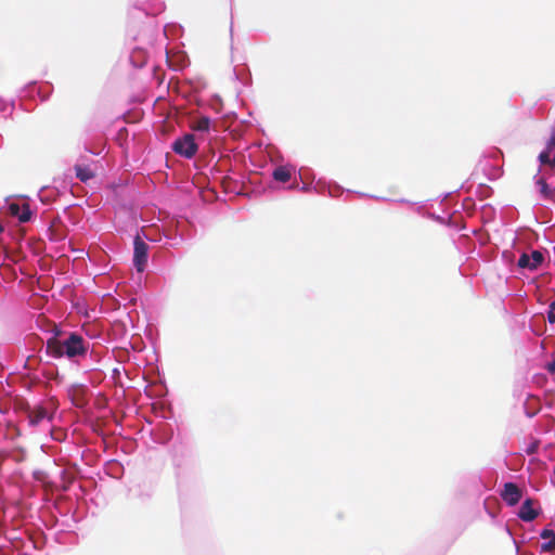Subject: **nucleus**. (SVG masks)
I'll use <instances>...</instances> for the list:
<instances>
[{
    "label": "nucleus",
    "instance_id": "obj_1",
    "mask_svg": "<svg viewBox=\"0 0 555 555\" xmlns=\"http://www.w3.org/2000/svg\"><path fill=\"white\" fill-rule=\"evenodd\" d=\"M88 347V341L76 333H72L62 339L55 337L50 338L47 343L48 352L55 358L66 357L68 359H75L85 356Z\"/></svg>",
    "mask_w": 555,
    "mask_h": 555
},
{
    "label": "nucleus",
    "instance_id": "obj_2",
    "mask_svg": "<svg viewBox=\"0 0 555 555\" xmlns=\"http://www.w3.org/2000/svg\"><path fill=\"white\" fill-rule=\"evenodd\" d=\"M2 211L16 218L21 223L28 222L34 214L25 197H18L13 201L7 199Z\"/></svg>",
    "mask_w": 555,
    "mask_h": 555
},
{
    "label": "nucleus",
    "instance_id": "obj_3",
    "mask_svg": "<svg viewBox=\"0 0 555 555\" xmlns=\"http://www.w3.org/2000/svg\"><path fill=\"white\" fill-rule=\"evenodd\" d=\"M172 150L185 158H192L197 152V144L195 143L194 135L186 133L177 139L172 144Z\"/></svg>",
    "mask_w": 555,
    "mask_h": 555
},
{
    "label": "nucleus",
    "instance_id": "obj_4",
    "mask_svg": "<svg viewBox=\"0 0 555 555\" xmlns=\"http://www.w3.org/2000/svg\"><path fill=\"white\" fill-rule=\"evenodd\" d=\"M133 244V263L137 270L142 272L147 263L149 245L140 236H135Z\"/></svg>",
    "mask_w": 555,
    "mask_h": 555
},
{
    "label": "nucleus",
    "instance_id": "obj_5",
    "mask_svg": "<svg viewBox=\"0 0 555 555\" xmlns=\"http://www.w3.org/2000/svg\"><path fill=\"white\" fill-rule=\"evenodd\" d=\"M501 496L508 506H515L519 503L522 492L516 483L505 482L501 491Z\"/></svg>",
    "mask_w": 555,
    "mask_h": 555
},
{
    "label": "nucleus",
    "instance_id": "obj_6",
    "mask_svg": "<svg viewBox=\"0 0 555 555\" xmlns=\"http://www.w3.org/2000/svg\"><path fill=\"white\" fill-rule=\"evenodd\" d=\"M537 502L533 499H526L518 512V517L526 522L533 521L541 513V508L537 507Z\"/></svg>",
    "mask_w": 555,
    "mask_h": 555
},
{
    "label": "nucleus",
    "instance_id": "obj_7",
    "mask_svg": "<svg viewBox=\"0 0 555 555\" xmlns=\"http://www.w3.org/2000/svg\"><path fill=\"white\" fill-rule=\"evenodd\" d=\"M544 260L540 250H532L531 254H522L518 259V266L522 269L535 270Z\"/></svg>",
    "mask_w": 555,
    "mask_h": 555
},
{
    "label": "nucleus",
    "instance_id": "obj_8",
    "mask_svg": "<svg viewBox=\"0 0 555 555\" xmlns=\"http://www.w3.org/2000/svg\"><path fill=\"white\" fill-rule=\"evenodd\" d=\"M294 170V167L292 166H278L273 172H272V177L275 181H279V182H287L291 177H292V172Z\"/></svg>",
    "mask_w": 555,
    "mask_h": 555
},
{
    "label": "nucleus",
    "instance_id": "obj_9",
    "mask_svg": "<svg viewBox=\"0 0 555 555\" xmlns=\"http://www.w3.org/2000/svg\"><path fill=\"white\" fill-rule=\"evenodd\" d=\"M191 128L197 132H207L210 128V118L207 116L195 118L191 122Z\"/></svg>",
    "mask_w": 555,
    "mask_h": 555
},
{
    "label": "nucleus",
    "instance_id": "obj_10",
    "mask_svg": "<svg viewBox=\"0 0 555 555\" xmlns=\"http://www.w3.org/2000/svg\"><path fill=\"white\" fill-rule=\"evenodd\" d=\"M165 5L159 0H147V4L143 8L146 15H156L164 10Z\"/></svg>",
    "mask_w": 555,
    "mask_h": 555
},
{
    "label": "nucleus",
    "instance_id": "obj_11",
    "mask_svg": "<svg viewBox=\"0 0 555 555\" xmlns=\"http://www.w3.org/2000/svg\"><path fill=\"white\" fill-rule=\"evenodd\" d=\"M47 415L48 413L44 409L38 408L30 412L29 422L33 426H37L42 420L47 417Z\"/></svg>",
    "mask_w": 555,
    "mask_h": 555
},
{
    "label": "nucleus",
    "instance_id": "obj_12",
    "mask_svg": "<svg viewBox=\"0 0 555 555\" xmlns=\"http://www.w3.org/2000/svg\"><path fill=\"white\" fill-rule=\"evenodd\" d=\"M75 169L77 178L82 182H87L89 179L93 177L92 171L88 167L76 166Z\"/></svg>",
    "mask_w": 555,
    "mask_h": 555
},
{
    "label": "nucleus",
    "instance_id": "obj_13",
    "mask_svg": "<svg viewBox=\"0 0 555 555\" xmlns=\"http://www.w3.org/2000/svg\"><path fill=\"white\" fill-rule=\"evenodd\" d=\"M537 184L539 185L540 193L543 195V197L548 198L552 195V190L542 178L537 181Z\"/></svg>",
    "mask_w": 555,
    "mask_h": 555
},
{
    "label": "nucleus",
    "instance_id": "obj_14",
    "mask_svg": "<svg viewBox=\"0 0 555 555\" xmlns=\"http://www.w3.org/2000/svg\"><path fill=\"white\" fill-rule=\"evenodd\" d=\"M554 550H555V539H552V540L541 544L542 552H551Z\"/></svg>",
    "mask_w": 555,
    "mask_h": 555
},
{
    "label": "nucleus",
    "instance_id": "obj_15",
    "mask_svg": "<svg viewBox=\"0 0 555 555\" xmlns=\"http://www.w3.org/2000/svg\"><path fill=\"white\" fill-rule=\"evenodd\" d=\"M547 320L550 323H555V300L550 304Z\"/></svg>",
    "mask_w": 555,
    "mask_h": 555
},
{
    "label": "nucleus",
    "instance_id": "obj_16",
    "mask_svg": "<svg viewBox=\"0 0 555 555\" xmlns=\"http://www.w3.org/2000/svg\"><path fill=\"white\" fill-rule=\"evenodd\" d=\"M539 160L542 164H551L552 160H551V157H550V152L548 151L541 152L540 155H539Z\"/></svg>",
    "mask_w": 555,
    "mask_h": 555
},
{
    "label": "nucleus",
    "instance_id": "obj_17",
    "mask_svg": "<svg viewBox=\"0 0 555 555\" xmlns=\"http://www.w3.org/2000/svg\"><path fill=\"white\" fill-rule=\"evenodd\" d=\"M540 537L544 540H552V539H555V532L553 530H550V529H543L540 533Z\"/></svg>",
    "mask_w": 555,
    "mask_h": 555
},
{
    "label": "nucleus",
    "instance_id": "obj_18",
    "mask_svg": "<svg viewBox=\"0 0 555 555\" xmlns=\"http://www.w3.org/2000/svg\"><path fill=\"white\" fill-rule=\"evenodd\" d=\"M555 147V133L552 134V137L550 138L548 142H547V149L551 150Z\"/></svg>",
    "mask_w": 555,
    "mask_h": 555
},
{
    "label": "nucleus",
    "instance_id": "obj_19",
    "mask_svg": "<svg viewBox=\"0 0 555 555\" xmlns=\"http://www.w3.org/2000/svg\"><path fill=\"white\" fill-rule=\"evenodd\" d=\"M537 449H538V444L537 443H532L531 446L528 447L527 453L528 454H533V453H535Z\"/></svg>",
    "mask_w": 555,
    "mask_h": 555
},
{
    "label": "nucleus",
    "instance_id": "obj_20",
    "mask_svg": "<svg viewBox=\"0 0 555 555\" xmlns=\"http://www.w3.org/2000/svg\"><path fill=\"white\" fill-rule=\"evenodd\" d=\"M547 371L552 374L555 373V360L547 364Z\"/></svg>",
    "mask_w": 555,
    "mask_h": 555
},
{
    "label": "nucleus",
    "instance_id": "obj_21",
    "mask_svg": "<svg viewBox=\"0 0 555 555\" xmlns=\"http://www.w3.org/2000/svg\"><path fill=\"white\" fill-rule=\"evenodd\" d=\"M299 177H300L301 179H307V178H308V175H307V173H305V172L302 171V169H300V170H299Z\"/></svg>",
    "mask_w": 555,
    "mask_h": 555
},
{
    "label": "nucleus",
    "instance_id": "obj_22",
    "mask_svg": "<svg viewBox=\"0 0 555 555\" xmlns=\"http://www.w3.org/2000/svg\"><path fill=\"white\" fill-rule=\"evenodd\" d=\"M309 190V186L307 184H304L301 186V191L307 192Z\"/></svg>",
    "mask_w": 555,
    "mask_h": 555
},
{
    "label": "nucleus",
    "instance_id": "obj_23",
    "mask_svg": "<svg viewBox=\"0 0 555 555\" xmlns=\"http://www.w3.org/2000/svg\"><path fill=\"white\" fill-rule=\"evenodd\" d=\"M297 188H298V184H292V185L289 186V189H291V190H295V189H297Z\"/></svg>",
    "mask_w": 555,
    "mask_h": 555
},
{
    "label": "nucleus",
    "instance_id": "obj_24",
    "mask_svg": "<svg viewBox=\"0 0 555 555\" xmlns=\"http://www.w3.org/2000/svg\"><path fill=\"white\" fill-rule=\"evenodd\" d=\"M506 532H507L509 535H512V532H511V530H509V528H508V527H506Z\"/></svg>",
    "mask_w": 555,
    "mask_h": 555
},
{
    "label": "nucleus",
    "instance_id": "obj_25",
    "mask_svg": "<svg viewBox=\"0 0 555 555\" xmlns=\"http://www.w3.org/2000/svg\"><path fill=\"white\" fill-rule=\"evenodd\" d=\"M398 203H408V201L405 199H400V201H397Z\"/></svg>",
    "mask_w": 555,
    "mask_h": 555
},
{
    "label": "nucleus",
    "instance_id": "obj_26",
    "mask_svg": "<svg viewBox=\"0 0 555 555\" xmlns=\"http://www.w3.org/2000/svg\"><path fill=\"white\" fill-rule=\"evenodd\" d=\"M2 230H3V228H2V225L0 224V232H2Z\"/></svg>",
    "mask_w": 555,
    "mask_h": 555
}]
</instances>
